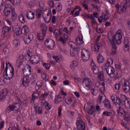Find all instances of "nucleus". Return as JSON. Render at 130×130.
<instances>
[{"label": "nucleus", "instance_id": "5", "mask_svg": "<svg viewBox=\"0 0 130 130\" xmlns=\"http://www.w3.org/2000/svg\"><path fill=\"white\" fill-rule=\"evenodd\" d=\"M47 31V26L44 25L42 26V32L37 34L39 40L41 41L44 39V37L46 35V31Z\"/></svg>", "mask_w": 130, "mask_h": 130}, {"label": "nucleus", "instance_id": "2", "mask_svg": "<svg viewBox=\"0 0 130 130\" xmlns=\"http://www.w3.org/2000/svg\"><path fill=\"white\" fill-rule=\"evenodd\" d=\"M14 67L12 66L11 63H6V67L3 73L4 75H6V77H8V78H6V80H11L14 77Z\"/></svg>", "mask_w": 130, "mask_h": 130}, {"label": "nucleus", "instance_id": "48", "mask_svg": "<svg viewBox=\"0 0 130 130\" xmlns=\"http://www.w3.org/2000/svg\"><path fill=\"white\" fill-rule=\"evenodd\" d=\"M127 98H126V96L124 95V94H121L120 98V99L121 100V101H122V102H124V103H125V101L126 100V99Z\"/></svg>", "mask_w": 130, "mask_h": 130}, {"label": "nucleus", "instance_id": "42", "mask_svg": "<svg viewBox=\"0 0 130 130\" xmlns=\"http://www.w3.org/2000/svg\"><path fill=\"white\" fill-rule=\"evenodd\" d=\"M20 41L18 40H14L13 41V45L15 47H18V46H20Z\"/></svg>", "mask_w": 130, "mask_h": 130}, {"label": "nucleus", "instance_id": "37", "mask_svg": "<svg viewBox=\"0 0 130 130\" xmlns=\"http://www.w3.org/2000/svg\"><path fill=\"white\" fill-rule=\"evenodd\" d=\"M56 100H57V102H62V101H63V100H64V97L63 96V95L59 94L57 96V99H56Z\"/></svg>", "mask_w": 130, "mask_h": 130}, {"label": "nucleus", "instance_id": "25", "mask_svg": "<svg viewBox=\"0 0 130 130\" xmlns=\"http://www.w3.org/2000/svg\"><path fill=\"white\" fill-rule=\"evenodd\" d=\"M104 105L105 107L107 109H111V105H110V101L108 99H106L104 102Z\"/></svg>", "mask_w": 130, "mask_h": 130}, {"label": "nucleus", "instance_id": "28", "mask_svg": "<svg viewBox=\"0 0 130 130\" xmlns=\"http://www.w3.org/2000/svg\"><path fill=\"white\" fill-rule=\"evenodd\" d=\"M28 32H29L28 26L24 25L21 30V33L23 35H27V34H28Z\"/></svg>", "mask_w": 130, "mask_h": 130}, {"label": "nucleus", "instance_id": "9", "mask_svg": "<svg viewBox=\"0 0 130 130\" xmlns=\"http://www.w3.org/2000/svg\"><path fill=\"white\" fill-rule=\"evenodd\" d=\"M102 68L103 70H105V71H106L108 75L115 72V70H114V68H113L112 66H108L107 67L106 65H103Z\"/></svg>", "mask_w": 130, "mask_h": 130}, {"label": "nucleus", "instance_id": "62", "mask_svg": "<svg viewBox=\"0 0 130 130\" xmlns=\"http://www.w3.org/2000/svg\"><path fill=\"white\" fill-rule=\"evenodd\" d=\"M3 52H4V53H9V52H10V49H9L8 47H6L3 49Z\"/></svg>", "mask_w": 130, "mask_h": 130}, {"label": "nucleus", "instance_id": "3", "mask_svg": "<svg viewBox=\"0 0 130 130\" xmlns=\"http://www.w3.org/2000/svg\"><path fill=\"white\" fill-rule=\"evenodd\" d=\"M125 3L122 6H119L117 12L118 14L121 15L126 12V8L130 6V0H125Z\"/></svg>", "mask_w": 130, "mask_h": 130}, {"label": "nucleus", "instance_id": "12", "mask_svg": "<svg viewBox=\"0 0 130 130\" xmlns=\"http://www.w3.org/2000/svg\"><path fill=\"white\" fill-rule=\"evenodd\" d=\"M70 45L73 49H74V51L76 52V53H79L81 51V48L78 46L76 43L74 42H71L70 43Z\"/></svg>", "mask_w": 130, "mask_h": 130}, {"label": "nucleus", "instance_id": "36", "mask_svg": "<svg viewBox=\"0 0 130 130\" xmlns=\"http://www.w3.org/2000/svg\"><path fill=\"white\" fill-rule=\"evenodd\" d=\"M19 20L22 24H25L26 21H25V18L24 17V15L23 14H20L18 16Z\"/></svg>", "mask_w": 130, "mask_h": 130}, {"label": "nucleus", "instance_id": "57", "mask_svg": "<svg viewBox=\"0 0 130 130\" xmlns=\"http://www.w3.org/2000/svg\"><path fill=\"white\" fill-rule=\"evenodd\" d=\"M80 12H82V9H80L74 13L73 15V17H77V16H79L80 15Z\"/></svg>", "mask_w": 130, "mask_h": 130}, {"label": "nucleus", "instance_id": "24", "mask_svg": "<svg viewBox=\"0 0 130 130\" xmlns=\"http://www.w3.org/2000/svg\"><path fill=\"white\" fill-rule=\"evenodd\" d=\"M41 103L42 105H43V106H45L47 110H50V109H51V105H50L49 103H48V102H47L45 100L42 101Z\"/></svg>", "mask_w": 130, "mask_h": 130}, {"label": "nucleus", "instance_id": "15", "mask_svg": "<svg viewBox=\"0 0 130 130\" xmlns=\"http://www.w3.org/2000/svg\"><path fill=\"white\" fill-rule=\"evenodd\" d=\"M12 10L13 7L11 6L9 7L6 6L4 10V16L6 17H9V15L11 14V12H12Z\"/></svg>", "mask_w": 130, "mask_h": 130}, {"label": "nucleus", "instance_id": "13", "mask_svg": "<svg viewBox=\"0 0 130 130\" xmlns=\"http://www.w3.org/2000/svg\"><path fill=\"white\" fill-rule=\"evenodd\" d=\"M90 67L95 75H97L99 73V69L96 66V64H95L94 61H92L91 62Z\"/></svg>", "mask_w": 130, "mask_h": 130}, {"label": "nucleus", "instance_id": "8", "mask_svg": "<svg viewBox=\"0 0 130 130\" xmlns=\"http://www.w3.org/2000/svg\"><path fill=\"white\" fill-rule=\"evenodd\" d=\"M22 85H23V87L27 88L29 87V85H30V77H24L21 78Z\"/></svg>", "mask_w": 130, "mask_h": 130}, {"label": "nucleus", "instance_id": "30", "mask_svg": "<svg viewBox=\"0 0 130 130\" xmlns=\"http://www.w3.org/2000/svg\"><path fill=\"white\" fill-rule=\"evenodd\" d=\"M43 85H44V83L42 80L37 81L36 86V90H39V89H40V88H41Z\"/></svg>", "mask_w": 130, "mask_h": 130}, {"label": "nucleus", "instance_id": "64", "mask_svg": "<svg viewBox=\"0 0 130 130\" xmlns=\"http://www.w3.org/2000/svg\"><path fill=\"white\" fill-rule=\"evenodd\" d=\"M26 37L31 41H32V40H33V38H34V36H33V35L32 34L28 35Z\"/></svg>", "mask_w": 130, "mask_h": 130}, {"label": "nucleus", "instance_id": "33", "mask_svg": "<svg viewBox=\"0 0 130 130\" xmlns=\"http://www.w3.org/2000/svg\"><path fill=\"white\" fill-rule=\"evenodd\" d=\"M12 12V20H16L18 17V15L16 12H15V8H13L12 10L11 11Z\"/></svg>", "mask_w": 130, "mask_h": 130}, {"label": "nucleus", "instance_id": "39", "mask_svg": "<svg viewBox=\"0 0 130 130\" xmlns=\"http://www.w3.org/2000/svg\"><path fill=\"white\" fill-rule=\"evenodd\" d=\"M81 16L83 17V19L86 20V19H90L91 18V15L86 13H84L83 14H81Z\"/></svg>", "mask_w": 130, "mask_h": 130}, {"label": "nucleus", "instance_id": "23", "mask_svg": "<svg viewBox=\"0 0 130 130\" xmlns=\"http://www.w3.org/2000/svg\"><path fill=\"white\" fill-rule=\"evenodd\" d=\"M24 62V56H20L18 58L16 61V63L17 64V67L20 68L22 64Z\"/></svg>", "mask_w": 130, "mask_h": 130}, {"label": "nucleus", "instance_id": "55", "mask_svg": "<svg viewBox=\"0 0 130 130\" xmlns=\"http://www.w3.org/2000/svg\"><path fill=\"white\" fill-rule=\"evenodd\" d=\"M124 45L129 44V41H128V38L127 37L124 38Z\"/></svg>", "mask_w": 130, "mask_h": 130}, {"label": "nucleus", "instance_id": "38", "mask_svg": "<svg viewBox=\"0 0 130 130\" xmlns=\"http://www.w3.org/2000/svg\"><path fill=\"white\" fill-rule=\"evenodd\" d=\"M98 79L100 80V81H103L104 80V75L103 74V72H100L98 76Z\"/></svg>", "mask_w": 130, "mask_h": 130}, {"label": "nucleus", "instance_id": "44", "mask_svg": "<svg viewBox=\"0 0 130 130\" xmlns=\"http://www.w3.org/2000/svg\"><path fill=\"white\" fill-rule=\"evenodd\" d=\"M48 95H49L48 93L45 92L40 96L39 98L40 100H42V101H43V100L45 99V97H46V96H48Z\"/></svg>", "mask_w": 130, "mask_h": 130}, {"label": "nucleus", "instance_id": "26", "mask_svg": "<svg viewBox=\"0 0 130 130\" xmlns=\"http://www.w3.org/2000/svg\"><path fill=\"white\" fill-rule=\"evenodd\" d=\"M26 15V17L30 20H33L35 18V14L31 11H27Z\"/></svg>", "mask_w": 130, "mask_h": 130}, {"label": "nucleus", "instance_id": "20", "mask_svg": "<svg viewBox=\"0 0 130 130\" xmlns=\"http://www.w3.org/2000/svg\"><path fill=\"white\" fill-rule=\"evenodd\" d=\"M75 40L76 42L79 45H82V44H84V41H83V35H82V34L78 36L77 38Z\"/></svg>", "mask_w": 130, "mask_h": 130}, {"label": "nucleus", "instance_id": "46", "mask_svg": "<svg viewBox=\"0 0 130 130\" xmlns=\"http://www.w3.org/2000/svg\"><path fill=\"white\" fill-rule=\"evenodd\" d=\"M37 112L39 113V114H42V108L41 107H39L37 110L35 111V115L37 114Z\"/></svg>", "mask_w": 130, "mask_h": 130}, {"label": "nucleus", "instance_id": "31", "mask_svg": "<svg viewBox=\"0 0 130 130\" xmlns=\"http://www.w3.org/2000/svg\"><path fill=\"white\" fill-rule=\"evenodd\" d=\"M97 60L99 63H102V62H104V57H103L102 54H99L98 55Z\"/></svg>", "mask_w": 130, "mask_h": 130}, {"label": "nucleus", "instance_id": "17", "mask_svg": "<svg viewBox=\"0 0 130 130\" xmlns=\"http://www.w3.org/2000/svg\"><path fill=\"white\" fill-rule=\"evenodd\" d=\"M40 95V93H39V92H38V90H36V91H35L32 95V97L30 103H34V102L35 101V99H36L37 98H38V97H39Z\"/></svg>", "mask_w": 130, "mask_h": 130}, {"label": "nucleus", "instance_id": "35", "mask_svg": "<svg viewBox=\"0 0 130 130\" xmlns=\"http://www.w3.org/2000/svg\"><path fill=\"white\" fill-rule=\"evenodd\" d=\"M112 63H113V59L111 58H109L107 60V63L103 66H107V67H111V64H112Z\"/></svg>", "mask_w": 130, "mask_h": 130}, {"label": "nucleus", "instance_id": "27", "mask_svg": "<svg viewBox=\"0 0 130 130\" xmlns=\"http://www.w3.org/2000/svg\"><path fill=\"white\" fill-rule=\"evenodd\" d=\"M10 31H11L10 27H8L7 26H4L2 30L3 35L4 36L3 37H5V36H6V34H7V33H9Z\"/></svg>", "mask_w": 130, "mask_h": 130}, {"label": "nucleus", "instance_id": "19", "mask_svg": "<svg viewBox=\"0 0 130 130\" xmlns=\"http://www.w3.org/2000/svg\"><path fill=\"white\" fill-rule=\"evenodd\" d=\"M40 61V58L38 56L31 57V62L32 64H37Z\"/></svg>", "mask_w": 130, "mask_h": 130}, {"label": "nucleus", "instance_id": "18", "mask_svg": "<svg viewBox=\"0 0 130 130\" xmlns=\"http://www.w3.org/2000/svg\"><path fill=\"white\" fill-rule=\"evenodd\" d=\"M83 84H85L86 87H88V88H90L91 87V79L88 78L87 77H85L82 82Z\"/></svg>", "mask_w": 130, "mask_h": 130}, {"label": "nucleus", "instance_id": "7", "mask_svg": "<svg viewBox=\"0 0 130 130\" xmlns=\"http://www.w3.org/2000/svg\"><path fill=\"white\" fill-rule=\"evenodd\" d=\"M22 72L24 77L30 78V76H31V67L30 65L27 64V67H25L22 70Z\"/></svg>", "mask_w": 130, "mask_h": 130}, {"label": "nucleus", "instance_id": "22", "mask_svg": "<svg viewBox=\"0 0 130 130\" xmlns=\"http://www.w3.org/2000/svg\"><path fill=\"white\" fill-rule=\"evenodd\" d=\"M116 102H115L114 104H115L117 106H119V108H121L122 106H123V103L120 100V98L116 97Z\"/></svg>", "mask_w": 130, "mask_h": 130}, {"label": "nucleus", "instance_id": "61", "mask_svg": "<svg viewBox=\"0 0 130 130\" xmlns=\"http://www.w3.org/2000/svg\"><path fill=\"white\" fill-rule=\"evenodd\" d=\"M90 20H91L92 24H95L96 23V19H95V17H93V15H91Z\"/></svg>", "mask_w": 130, "mask_h": 130}, {"label": "nucleus", "instance_id": "34", "mask_svg": "<svg viewBox=\"0 0 130 130\" xmlns=\"http://www.w3.org/2000/svg\"><path fill=\"white\" fill-rule=\"evenodd\" d=\"M123 111L124 115V119L125 121H127V122H128V121H129L130 120L129 115L127 114V113H126V112H125V111H124V110H123Z\"/></svg>", "mask_w": 130, "mask_h": 130}, {"label": "nucleus", "instance_id": "43", "mask_svg": "<svg viewBox=\"0 0 130 130\" xmlns=\"http://www.w3.org/2000/svg\"><path fill=\"white\" fill-rule=\"evenodd\" d=\"M53 34L54 35H55V36H59V35H61V31L58 30L57 29H55L54 30Z\"/></svg>", "mask_w": 130, "mask_h": 130}, {"label": "nucleus", "instance_id": "53", "mask_svg": "<svg viewBox=\"0 0 130 130\" xmlns=\"http://www.w3.org/2000/svg\"><path fill=\"white\" fill-rule=\"evenodd\" d=\"M43 66L44 68H46V70H49V69H50V64L49 63L44 62L43 63Z\"/></svg>", "mask_w": 130, "mask_h": 130}, {"label": "nucleus", "instance_id": "47", "mask_svg": "<svg viewBox=\"0 0 130 130\" xmlns=\"http://www.w3.org/2000/svg\"><path fill=\"white\" fill-rule=\"evenodd\" d=\"M105 13L106 14H104V21H107L108 19H109V17H107V15L109 14V12L108 11V10H105Z\"/></svg>", "mask_w": 130, "mask_h": 130}, {"label": "nucleus", "instance_id": "14", "mask_svg": "<svg viewBox=\"0 0 130 130\" xmlns=\"http://www.w3.org/2000/svg\"><path fill=\"white\" fill-rule=\"evenodd\" d=\"M51 16H52V13L50 12H48L46 15H43V18L44 19V21L46 23H48L51 21Z\"/></svg>", "mask_w": 130, "mask_h": 130}, {"label": "nucleus", "instance_id": "58", "mask_svg": "<svg viewBox=\"0 0 130 130\" xmlns=\"http://www.w3.org/2000/svg\"><path fill=\"white\" fill-rule=\"evenodd\" d=\"M82 6L83 7V8H84V10H86L87 11L89 10V7H88V5L86 3H82Z\"/></svg>", "mask_w": 130, "mask_h": 130}, {"label": "nucleus", "instance_id": "10", "mask_svg": "<svg viewBox=\"0 0 130 130\" xmlns=\"http://www.w3.org/2000/svg\"><path fill=\"white\" fill-rule=\"evenodd\" d=\"M76 125L78 130H85L86 128L85 122L82 120H77L76 122Z\"/></svg>", "mask_w": 130, "mask_h": 130}, {"label": "nucleus", "instance_id": "63", "mask_svg": "<svg viewBox=\"0 0 130 130\" xmlns=\"http://www.w3.org/2000/svg\"><path fill=\"white\" fill-rule=\"evenodd\" d=\"M124 50H125V51H128V50H129V44L125 45Z\"/></svg>", "mask_w": 130, "mask_h": 130}, {"label": "nucleus", "instance_id": "56", "mask_svg": "<svg viewBox=\"0 0 130 130\" xmlns=\"http://www.w3.org/2000/svg\"><path fill=\"white\" fill-rule=\"evenodd\" d=\"M66 40L67 39H63L62 37H60L59 38V41H60V42H62L63 44H66V43H67Z\"/></svg>", "mask_w": 130, "mask_h": 130}, {"label": "nucleus", "instance_id": "60", "mask_svg": "<svg viewBox=\"0 0 130 130\" xmlns=\"http://www.w3.org/2000/svg\"><path fill=\"white\" fill-rule=\"evenodd\" d=\"M24 41L26 44H29L31 42V41L27 37L24 39Z\"/></svg>", "mask_w": 130, "mask_h": 130}, {"label": "nucleus", "instance_id": "51", "mask_svg": "<svg viewBox=\"0 0 130 130\" xmlns=\"http://www.w3.org/2000/svg\"><path fill=\"white\" fill-rule=\"evenodd\" d=\"M120 86H121L120 82H118L117 83H116L115 85V90H119V89L120 88Z\"/></svg>", "mask_w": 130, "mask_h": 130}, {"label": "nucleus", "instance_id": "45", "mask_svg": "<svg viewBox=\"0 0 130 130\" xmlns=\"http://www.w3.org/2000/svg\"><path fill=\"white\" fill-rule=\"evenodd\" d=\"M14 32L16 33L17 36H20L21 28H20V27L16 28L14 30Z\"/></svg>", "mask_w": 130, "mask_h": 130}, {"label": "nucleus", "instance_id": "41", "mask_svg": "<svg viewBox=\"0 0 130 130\" xmlns=\"http://www.w3.org/2000/svg\"><path fill=\"white\" fill-rule=\"evenodd\" d=\"M66 104H68V105H70L71 103L73 102V99H72L71 97H68L66 99Z\"/></svg>", "mask_w": 130, "mask_h": 130}, {"label": "nucleus", "instance_id": "4", "mask_svg": "<svg viewBox=\"0 0 130 130\" xmlns=\"http://www.w3.org/2000/svg\"><path fill=\"white\" fill-rule=\"evenodd\" d=\"M121 83L122 84V89L125 93L129 92L130 90V83L129 80H127L125 79L121 80Z\"/></svg>", "mask_w": 130, "mask_h": 130}, {"label": "nucleus", "instance_id": "29", "mask_svg": "<svg viewBox=\"0 0 130 130\" xmlns=\"http://www.w3.org/2000/svg\"><path fill=\"white\" fill-rule=\"evenodd\" d=\"M93 108L94 107L91 104L87 105V112L88 114H93L94 113V111H93Z\"/></svg>", "mask_w": 130, "mask_h": 130}, {"label": "nucleus", "instance_id": "40", "mask_svg": "<svg viewBox=\"0 0 130 130\" xmlns=\"http://www.w3.org/2000/svg\"><path fill=\"white\" fill-rule=\"evenodd\" d=\"M42 14V10H41V9H38L36 11V15H37L38 19H39V18L41 17Z\"/></svg>", "mask_w": 130, "mask_h": 130}, {"label": "nucleus", "instance_id": "16", "mask_svg": "<svg viewBox=\"0 0 130 130\" xmlns=\"http://www.w3.org/2000/svg\"><path fill=\"white\" fill-rule=\"evenodd\" d=\"M54 44V41L51 39H48L45 42V45L46 46V47H48V48H49L50 49L51 48V46H52V45Z\"/></svg>", "mask_w": 130, "mask_h": 130}, {"label": "nucleus", "instance_id": "50", "mask_svg": "<svg viewBox=\"0 0 130 130\" xmlns=\"http://www.w3.org/2000/svg\"><path fill=\"white\" fill-rule=\"evenodd\" d=\"M123 109L122 108H119L118 110H117V113L118 115H120V116H121L122 114H124V113L123 112Z\"/></svg>", "mask_w": 130, "mask_h": 130}, {"label": "nucleus", "instance_id": "6", "mask_svg": "<svg viewBox=\"0 0 130 130\" xmlns=\"http://www.w3.org/2000/svg\"><path fill=\"white\" fill-rule=\"evenodd\" d=\"M82 60L86 62L90 59V53L88 50L84 49L81 52Z\"/></svg>", "mask_w": 130, "mask_h": 130}, {"label": "nucleus", "instance_id": "49", "mask_svg": "<svg viewBox=\"0 0 130 130\" xmlns=\"http://www.w3.org/2000/svg\"><path fill=\"white\" fill-rule=\"evenodd\" d=\"M12 4L14 6H19L21 4V0H13Z\"/></svg>", "mask_w": 130, "mask_h": 130}, {"label": "nucleus", "instance_id": "59", "mask_svg": "<svg viewBox=\"0 0 130 130\" xmlns=\"http://www.w3.org/2000/svg\"><path fill=\"white\" fill-rule=\"evenodd\" d=\"M78 64H79V63L78 62V61H72V64L71 66V68H72V67H77Z\"/></svg>", "mask_w": 130, "mask_h": 130}, {"label": "nucleus", "instance_id": "11", "mask_svg": "<svg viewBox=\"0 0 130 130\" xmlns=\"http://www.w3.org/2000/svg\"><path fill=\"white\" fill-rule=\"evenodd\" d=\"M9 93V90L7 88H4L0 92V101H4L5 98L7 97V94Z\"/></svg>", "mask_w": 130, "mask_h": 130}, {"label": "nucleus", "instance_id": "52", "mask_svg": "<svg viewBox=\"0 0 130 130\" xmlns=\"http://www.w3.org/2000/svg\"><path fill=\"white\" fill-rule=\"evenodd\" d=\"M13 106L14 107L15 110H18V109H20V104L19 103L14 104Z\"/></svg>", "mask_w": 130, "mask_h": 130}, {"label": "nucleus", "instance_id": "32", "mask_svg": "<svg viewBox=\"0 0 130 130\" xmlns=\"http://www.w3.org/2000/svg\"><path fill=\"white\" fill-rule=\"evenodd\" d=\"M15 110L14 105H10L6 109V113H10L11 111H14Z\"/></svg>", "mask_w": 130, "mask_h": 130}, {"label": "nucleus", "instance_id": "1", "mask_svg": "<svg viewBox=\"0 0 130 130\" xmlns=\"http://www.w3.org/2000/svg\"><path fill=\"white\" fill-rule=\"evenodd\" d=\"M121 41H122L121 30H118L115 35H109L108 36L107 42L109 45H112V54H116V44L117 45L121 44Z\"/></svg>", "mask_w": 130, "mask_h": 130}, {"label": "nucleus", "instance_id": "21", "mask_svg": "<svg viewBox=\"0 0 130 130\" xmlns=\"http://www.w3.org/2000/svg\"><path fill=\"white\" fill-rule=\"evenodd\" d=\"M100 47H101V43H96L94 47H91V49L93 51H95V52H99V50H100Z\"/></svg>", "mask_w": 130, "mask_h": 130}, {"label": "nucleus", "instance_id": "54", "mask_svg": "<svg viewBox=\"0 0 130 130\" xmlns=\"http://www.w3.org/2000/svg\"><path fill=\"white\" fill-rule=\"evenodd\" d=\"M103 115H106L107 116H111V115H112V113L105 111L103 113Z\"/></svg>", "mask_w": 130, "mask_h": 130}]
</instances>
